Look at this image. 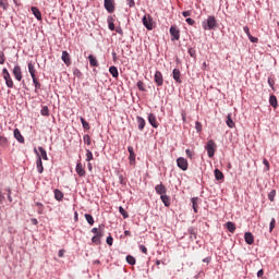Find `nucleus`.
I'll use <instances>...</instances> for the list:
<instances>
[{"label":"nucleus","instance_id":"1","mask_svg":"<svg viewBox=\"0 0 279 279\" xmlns=\"http://www.w3.org/2000/svg\"><path fill=\"white\" fill-rule=\"evenodd\" d=\"M202 27L205 32H210L211 29H217V19L215 15H209L205 21L202 22Z\"/></svg>","mask_w":279,"mask_h":279},{"label":"nucleus","instance_id":"2","mask_svg":"<svg viewBox=\"0 0 279 279\" xmlns=\"http://www.w3.org/2000/svg\"><path fill=\"white\" fill-rule=\"evenodd\" d=\"M205 149L207 151L208 157L214 158L215 151H217V144L215 143V141L209 140L205 146Z\"/></svg>","mask_w":279,"mask_h":279},{"label":"nucleus","instance_id":"3","mask_svg":"<svg viewBox=\"0 0 279 279\" xmlns=\"http://www.w3.org/2000/svg\"><path fill=\"white\" fill-rule=\"evenodd\" d=\"M2 76H3V80L7 84V87L8 88H14V81H12V76H10V72L8 71V69H3L2 70Z\"/></svg>","mask_w":279,"mask_h":279},{"label":"nucleus","instance_id":"4","mask_svg":"<svg viewBox=\"0 0 279 279\" xmlns=\"http://www.w3.org/2000/svg\"><path fill=\"white\" fill-rule=\"evenodd\" d=\"M143 25L146 27V29H154V19H151V15L143 16Z\"/></svg>","mask_w":279,"mask_h":279},{"label":"nucleus","instance_id":"5","mask_svg":"<svg viewBox=\"0 0 279 279\" xmlns=\"http://www.w3.org/2000/svg\"><path fill=\"white\" fill-rule=\"evenodd\" d=\"M177 165L179 169L182 171H187L189 170V160H186L184 157H179L177 159Z\"/></svg>","mask_w":279,"mask_h":279},{"label":"nucleus","instance_id":"6","mask_svg":"<svg viewBox=\"0 0 279 279\" xmlns=\"http://www.w3.org/2000/svg\"><path fill=\"white\" fill-rule=\"evenodd\" d=\"M13 75L17 82H21L23 80V71L21 70V65L16 64L13 68Z\"/></svg>","mask_w":279,"mask_h":279},{"label":"nucleus","instance_id":"7","mask_svg":"<svg viewBox=\"0 0 279 279\" xmlns=\"http://www.w3.org/2000/svg\"><path fill=\"white\" fill-rule=\"evenodd\" d=\"M154 82L157 84V86H162V84H165V78L162 77V72H160V71L155 72Z\"/></svg>","mask_w":279,"mask_h":279},{"label":"nucleus","instance_id":"8","mask_svg":"<svg viewBox=\"0 0 279 279\" xmlns=\"http://www.w3.org/2000/svg\"><path fill=\"white\" fill-rule=\"evenodd\" d=\"M170 35L172 36L171 40H180V29L178 27L171 26Z\"/></svg>","mask_w":279,"mask_h":279},{"label":"nucleus","instance_id":"9","mask_svg":"<svg viewBox=\"0 0 279 279\" xmlns=\"http://www.w3.org/2000/svg\"><path fill=\"white\" fill-rule=\"evenodd\" d=\"M105 9L109 14H112L114 12V0H105Z\"/></svg>","mask_w":279,"mask_h":279},{"label":"nucleus","instance_id":"10","mask_svg":"<svg viewBox=\"0 0 279 279\" xmlns=\"http://www.w3.org/2000/svg\"><path fill=\"white\" fill-rule=\"evenodd\" d=\"M155 191L157 195H160V196L167 195V187L162 183L156 185Z\"/></svg>","mask_w":279,"mask_h":279},{"label":"nucleus","instance_id":"11","mask_svg":"<svg viewBox=\"0 0 279 279\" xmlns=\"http://www.w3.org/2000/svg\"><path fill=\"white\" fill-rule=\"evenodd\" d=\"M61 60L66 64V66H71V54L66 50L62 52Z\"/></svg>","mask_w":279,"mask_h":279},{"label":"nucleus","instance_id":"12","mask_svg":"<svg viewBox=\"0 0 279 279\" xmlns=\"http://www.w3.org/2000/svg\"><path fill=\"white\" fill-rule=\"evenodd\" d=\"M136 122H137L138 131H140V132H143V130H145V125H146V122H145V120L143 119V117L137 116V117H136Z\"/></svg>","mask_w":279,"mask_h":279},{"label":"nucleus","instance_id":"13","mask_svg":"<svg viewBox=\"0 0 279 279\" xmlns=\"http://www.w3.org/2000/svg\"><path fill=\"white\" fill-rule=\"evenodd\" d=\"M181 75H182V73L178 69H174L172 71V77L177 82V84H182V78H180Z\"/></svg>","mask_w":279,"mask_h":279},{"label":"nucleus","instance_id":"14","mask_svg":"<svg viewBox=\"0 0 279 279\" xmlns=\"http://www.w3.org/2000/svg\"><path fill=\"white\" fill-rule=\"evenodd\" d=\"M244 241L247 245H254V234H252V232H246L244 234Z\"/></svg>","mask_w":279,"mask_h":279},{"label":"nucleus","instance_id":"15","mask_svg":"<svg viewBox=\"0 0 279 279\" xmlns=\"http://www.w3.org/2000/svg\"><path fill=\"white\" fill-rule=\"evenodd\" d=\"M76 173L80 178H84V175H86V170H84L82 162L76 163Z\"/></svg>","mask_w":279,"mask_h":279},{"label":"nucleus","instance_id":"16","mask_svg":"<svg viewBox=\"0 0 279 279\" xmlns=\"http://www.w3.org/2000/svg\"><path fill=\"white\" fill-rule=\"evenodd\" d=\"M243 29L251 43H258V38L252 36V33H250V27L244 26Z\"/></svg>","mask_w":279,"mask_h":279},{"label":"nucleus","instance_id":"17","mask_svg":"<svg viewBox=\"0 0 279 279\" xmlns=\"http://www.w3.org/2000/svg\"><path fill=\"white\" fill-rule=\"evenodd\" d=\"M148 122L150 123V125L155 129L158 128V120L156 119V116L154 113H149L148 114Z\"/></svg>","mask_w":279,"mask_h":279},{"label":"nucleus","instance_id":"18","mask_svg":"<svg viewBox=\"0 0 279 279\" xmlns=\"http://www.w3.org/2000/svg\"><path fill=\"white\" fill-rule=\"evenodd\" d=\"M13 134H14V138H16L19 143H25V137H23L19 129H15Z\"/></svg>","mask_w":279,"mask_h":279},{"label":"nucleus","instance_id":"19","mask_svg":"<svg viewBox=\"0 0 279 279\" xmlns=\"http://www.w3.org/2000/svg\"><path fill=\"white\" fill-rule=\"evenodd\" d=\"M34 16L37 19V21H43V13H40V10L36 7L31 8Z\"/></svg>","mask_w":279,"mask_h":279},{"label":"nucleus","instance_id":"20","mask_svg":"<svg viewBox=\"0 0 279 279\" xmlns=\"http://www.w3.org/2000/svg\"><path fill=\"white\" fill-rule=\"evenodd\" d=\"M38 151L40 154V155H38V158H41V160H49V158L47 157V150H45V148L39 146Z\"/></svg>","mask_w":279,"mask_h":279},{"label":"nucleus","instance_id":"21","mask_svg":"<svg viewBox=\"0 0 279 279\" xmlns=\"http://www.w3.org/2000/svg\"><path fill=\"white\" fill-rule=\"evenodd\" d=\"M28 73L31 74V77H36V68L34 66V63H28Z\"/></svg>","mask_w":279,"mask_h":279},{"label":"nucleus","instance_id":"22","mask_svg":"<svg viewBox=\"0 0 279 279\" xmlns=\"http://www.w3.org/2000/svg\"><path fill=\"white\" fill-rule=\"evenodd\" d=\"M54 198L57 202H62L64 199V194L60 190H54Z\"/></svg>","mask_w":279,"mask_h":279},{"label":"nucleus","instance_id":"23","mask_svg":"<svg viewBox=\"0 0 279 279\" xmlns=\"http://www.w3.org/2000/svg\"><path fill=\"white\" fill-rule=\"evenodd\" d=\"M36 165H37V171H38V173H43V171H45V167H43L41 157H38V158H37Z\"/></svg>","mask_w":279,"mask_h":279},{"label":"nucleus","instance_id":"24","mask_svg":"<svg viewBox=\"0 0 279 279\" xmlns=\"http://www.w3.org/2000/svg\"><path fill=\"white\" fill-rule=\"evenodd\" d=\"M227 230H229L232 234H234V231L236 230V225H234L231 221H228L226 223Z\"/></svg>","mask_w":279,"mask_h":279},{"label":"nucleus","instance_id":"25","mask_svg":"<svg viewBox=\"0 0 279 279\" xmlns=\"http://www.w3.org/2000/svg\"><path fill=\"white\" fill-rule=\"evenodd\" d=\"M108 27L111 32H114V17L108 16L107 19Z\"/></svg>","mask_w":279,"mask_h":279},{"label":"nucleus","instance_id":"26","mask_svg":"<svg viewBox=\"0 0 279 279\" xmlns=\"http://www.w3.org/2000/svg\"><path fill=\"white\" fill-rule=\"evenodd\" d=\"M88 60H89L90 66H99V63L97 62V58H95V56L89 54Z\"/></svg>","mask_w":279,"mask_h":279},{"label":"nucleus","instance_id":"27","mask_svg":"<svg viewBox=\"0 0 279 279\" xmlns=\"http://www.w3.org/2000/svg\"><path fill=\"white\" fill-rule=\"evenodd\" d=\"M109 73L112 75V77H119V70L114 65L109 68Z\"/></svg>","mask_w":279,"mask_h":279},{"label":"nucleus","instance_id":"28","mask_svg":"<svg viewBox=\"0 0 279 279\" xmlns=\"http://www.w3.org/2000/svg\"><path fill=\"white\" fill-rule=\"evenodd\" d=\"M160 199L165 204V206H170L171 205V199L169 198V196H167V194H162L160 196Z\"/></svg>","mask_w":279,"mask_h":279},{"label":"nucleus","instance_id":"29","mask_svg":"<svg viewBox=\"0 0 279 279\" xmlns=\"http://www.w3.org/2000/svg\"><path fill=\"white\" fill-rule=\"evenodd\" d=\"M269 104L272 106V108H278V98H276L275 95H271L269 97Z\"/></svg>","mask_w":279,"mask_h":279},{"label":"nucleus","instance_id":"30","mask_svg":"<svg viewBox=\"0 0 279 279\" xmlns=\"http://www.w3.org/2000/svg\"><path fill=\"white\" fill-rule=\"evenodd\" d=\"M33 83H34V86H35V93H38V90H40L41 88V85H40V82H38V77H33Z\"/></svg>","mask_w":279,"mask_h":279},{"label":"nucleus","instance_id":"31","mask_svg":"<svg viewBox=\"0 0 279 279\" xmlns=\"http://www.w3.org/2000/svg\"><path fill=\"white\" fill-rule=\"evenodd\" d=\"M85 219H86L87 223H89V226H94L95 225V218H93V215L85 214Z\"/></svg>","mask_w":279,"mask_h":279},{"label":"nucleus","instance_id":"32","mask_svg":"<svg viewBox=\"0 0 279 279\" xmlns=\"http://www.w3.org/2000/svg\"><path fill=\"white\" fill-rule=\"evenodd\" d=\"M4 191H5V193H7L8 201L10 202V204H12V202H13V198H12V189H11V187H5Z\"/></svg>","mask_w":279,"mask_h":279},{"label":"nucleus","instance_id":"33","mask_svg":"<svg viewBox=\"0 0 279 279\" xmlns=\"http://www.w3.org/2000/svg\"><path fill=\"white\" fill-rule=\"evenodd\" d=\"M198 199H199V198H197V197H193V198H191V202H192V208H193L194 213H197V208H198V206H197V202H198Z\"/></svg>","mask_w":279,"mask_h":279},{"label":"nucleus","instance_id":"34","mask_svg":"<svg viewBox=\"0 0 279 279\" xmlns=\"http://www.w3.org/2000/svg\"><path fill=\"white\" fill-rule=\"evenodd\" d=\"M214 173H215L216 180H223V172H221V170L216 169V170L214 171Z\"/></svg>","mask_w":279,"mask_h":279},{"label":"nucleus","instance_id":"35","mask_svg":"<svg viewBox=\"0 0 279 279\" xmlns=\"http://www.w3.org/2000/svg\"><path fill=\"white\" fill-rule=\"evenodd\" d=\"M226 123H227V125H228V128H234V121L232 120V116H228L227 117V121H226Z\"/></svg>","mask_w":279,"mask_h":279},{"label":"nucleus","instance_id":"36","mask_svg":"<svg viewBox=\"0 0 279 279\" xmlns=\"http://www.w3.org/2000/svg\"><path fill=\"white\" fill-rule=\"evenodd\" d=\"M101 236L102 235H94L92 238V243H95V245H99V243H101Z\"/></svg>","mask_w":279,"mask_h":279},{"label":"nucleus","instance_id":"37","mask_svg":"<svg viewBox=\"0 0 279 279\" xmlns=\"http://www.w3.org/2000/svg\"><path fill=\"white\" fill-rule=\"evenodd\" d=\"M126 263H129V265H136V258H134L132 255H128Z\"/></svg>","mask_w":279,"mask_h":279},{"label":"nucleus","instance_id":"38","mask_svg":"<svg viewBox=\"0 0 279 279\" xmlns=\"http://www.w3.org/2000/svg\"><path fill=\"white\" fill-rule=\"evenodd\" d=\"M119 213L120 215H122L123 219H128V217H130L128 211H125V209L122 206L119 207Z\"/></svg>","mask_w":279,"mask_h":279},{"label":"nucleus","instance_id":"39","mask_svg":"<svg viewBox=\"0 0 279 279\" xmlns=\"http://www.w3.org/2000/svg\"><path fill=\"white\" fill-rule=\"evenodd\" d=\"M40 114H41L43 117H49V107L44 106V107L41 108Z\"/></svg>","mask_w":279,"mask_h":279},{"label":"nucleus","instance_id":"40","mask_svg":"<svg viewBox=\"0 0 279 279\" xmlns=\"http://www.w3.org/2000/svg\"><path fill=\"white\" fill-rule=\"evenodd\" d=\"M35 206L38 207V214L43 215V213L45 210V206L43 205V203H35Z\"/></svg>","mask_w":279,"mask_h":279},{"label":"nucleus","instance_id":"41","mask_svg":"<svg viewBox=\"0 0 279 279\" xmlns=\"http://www.w3.org/2000/svg\"><path fill=\"white\" fill-rule=\"evenodd\" d=\"M81 123L84 128V130H90V125L86 122L84 118H81Z\"/></svg>","mask_w":279,"mask_h":279},{"label":"nucleus","instance_id":"42","mask_svg":"<svg viewBox=\"0 0 279 279\" xmlns=\"http://www.w3.org/2000/svg\"><path fill=\"white\" fill-rule=\"evenodd\" d=\"M92 232L93 234H95V236H104V234H101V231L98 228H93Z\"/></svg>","mask_w":279,"mask_h":279},{"label":"nucleus","instance_id":"43","mask_svg":"<svg viewBox=\"0 0 279 279\" xmlns=\"http://www.w3.org/2000/svg\"><path fill=\"white\" fill-rule=\"evenodd\" d=\"M275 197H276V190H272V191H270V193L268 194V199H269V202H274Z\"/></svg>","mask_w":279,"mask_h":279},{"label":"nucleus","instance_id":"44","mask_svg":"<svg viewBox=\"0 0 279 279\" xmlns=\"http://www.w3.org/2000/svg\"><path fill=\"white\" fill-rule=\"evenodd\" d=\"M90 160H93V151L90 150H86V161L90 162Z\"/></svg>","mask_w":279,"mask_h":279},{"label":"nucleus","instance_id":"45","mask_svg":"<svg viewBox=\"0 0 279 279\" xmlns=\"http://www.w3.org/2000/svg\"><path fill=\"white\" fill-rule=\"evenodd\" d=\"M137 88L138 90L145 92V83H143V81H138Z\"/></svg>","mask_w":279,"mask_h":279},{"label":"nucleus","instance_id":"46","mask_svg":"<svg viewBox=\"0 0 279 279\" xmlns=\"http://www.w3.org/2000/svg\"><path fill=\"white\" fill-rule=\"evenodd\" d=\"M276 228V219L272 218L271 221H270V226H269V230L270 232H274V229Z\"/></svg>","mask_w":279,"mask_h":279},{"label":"nucleus","instance_id":"47","mask_svg":"<svg viewBox=\"0 0 279 279\" xmlns=\"http://www.w3.org/2000/svg\"><path fill=\"white\" fill-rule=\"evenodd\" d=\"M195 130H196V132H202V122H199V121H196L195 122Z\"/></svg>","mask_w":279,"mask_h":279},{"label":"nucleus","instance_id":"48","mask_svg":"<svg viewBox=\"0 0 279 279\" xmlns=\"http://www.w3.org/2000/svg\"><path fill=\"white\" fill-rule=\"evenodd\" d=\"M0 64H5V53L3 51H0Z\"/></svg>","mask_w":279,"mask_h":279},{"label":"nucleus","instance_id":"49","mask_svg":"<svg viewBox=\"0 0 279 279\" xmlns=\"http://www.w3.org/2000/svg\"><path fill=\"white\" fill-rule=\"evenodd\" d=\"M0 8L8 10V2L5 0H0Z\"/></svg>","mask_w":279,"mask_h":279},{"label":"nucleus","instance_id":"50","mask_svg":"<svg viewBox=\"0 0 279 279\" xmlns=\"http://www.w3.org/2000/svg\"><path fill=\"white\" fill-rule=\"evenodd\" d=\"M83 141H84V143H86V145H90V143H92L89 135H84Z\"/></svg>","mask_w":279,"mask_h":279},{"label":"nucleus","instance_id":"51","mask_svg":"<svg viewBox=\"0 0 279 279\" xmlns=\"http://www.w3.org/2000/svg\"><path fill=\"white\" fill-rule=\"evenodd\" d=\"M73 74L76 76V77H82V72L78 70V69H75L73 71Z\"/></svg>","mask_w":279,"mask_h":279},{"label":"nucleus","instance_id":"52","mask_svg":"<svg viewBox=\"0 0 279 279\" xmlns=\"http://www.w3.org/2000/svg\"><path fill=\"white\" fill-rule=\"evenodd\" d=\"M5 202V195H3V192L0 190V204H3Z\"/></svg>","mask_w":279,"mask_h":279},{"label":"nucleus","instance_id":"53","mask_svg":"<svg viewBox=\"0 0 279 279\" xmlns=\"http://www.w3.org/2000/svg\"><path fill=\"white\" fill-rule=\"evenodd\" d=\"M185 154H186L187 158H190V159L193 158V151L191 149H186Z\"/></svg>","mask_w":279,"mask_h":279},{"label":"nucleus","instance_id":"54","mask_svg":"<svg viewBox=\"0 0 279 279\" xmlns=\"http://www.w3.org/2000/svg\"><path fill=\"white\" fill-rule=\"evenodd\" d=\"M113 241H114V239H112V235H109L107 238V245H112Z\"/></svg>","mask_w":279,"mask_h":279},{"label":"nucleus","instance_id":"55","mask_svg":"<svg viewBox=\"0 0 279 279\" xmlns=\"http://www.w3.org/2000/svg\"><path fill=\"white\" fill-rule=\"evenodd\" d=\"M187 25H195V20L187 17L186 20Z\"/></svg>","mask_w":279,"mask_h":279},{"label":"nucleus","instance_id":"56","mask_svg":"<svg viewBox=\"0 0 279 279\" xmlns=\"http://www.w3.org/2000/svg\"><path fill=\"white\" fill-rule=\"evenodd\" d=\"M126 1H128L129 8H134V5H136V2H134V0H126Z\"/></svg>","mask_w":279,"mask_h":279},{"label":"nucleus","instance_id":"57","mask_svg":"<svg viewBox=\"0 0 279 279\" xmlns=\"http://www.w3.org/2000/svg\"><path fill=\"white\" fill-rule=\"evenodd\" d=\"M263 165H265L266 171H269V161L267 159L263 160Z\"/></svg>","mask_w":279,"mask_h":279},{"label":"nucleus","instance_id":"58","mask_svg":"<svg viewBox=\"0 0 279 279\" xmlns=\"http://www.w3.org/2000/svg\"><path fill=\"white\" fill-rule=\"evenodd\" d=\"M140 250L143 254H147V247L145 245H140Z\"/></svg>","mask_w":279,"mask_h":279},{"label":"nucleus","instance_id":"59","mask_svg":"<svg viewBox=\"0 0 279 279\" xmlns=\"http://www.w3.org/2000/svg\"><path fill=\"white\" fill-rule=\"evenodd\" d=\"M189 53H190L191 58H195V49L190 48Z\"/></svg>","mask_w":279,"mask_h":279},{"label":"nucleus","instance_id":"60","mask_svg":"<svg viewBox=\"0 0 279 279\" xmlns=\"http://www.w3.org/2000/svg\"><path fill=\"white\" fill-rule=\"evenodd\" d=\"M182 14L186 19L187 16H191V11H183Z\"/></svg>","mask_w":279,"mask_h":279},{"label":"nucleus","instance_id":"61","mask_svg":"<svg viewBox=\"0 0 279 279\" xmlns=\"http://www.w3.org/2000/svg\"><path fill=\"white\" fill-rule=\"evenodd\" d=\"M31 222L33 223V226H38V219L36 218H32Z\"/></svg>","mask_w":279,"mask_h":279},{"label":"nucleus","instance_id":"62","mask_svg":"<svg viewBox=\"0 0 279 279\" xmlns=\"http://www.w3.org/2000/svg\"><path fill=\"white\" fill-rule=\"evenodd\" d=\"M265 271H263V269L258 270L257 272V278H263Z\"/></svg>","mask_w":279,"mask_h":279},{"label":"nucleus","instance_id":"63","mask_svg":"<svg viewBox=\"0 0 279 279\" xmlns=\"http://www.w3.org/2000/svg\"><path fill=\"white\" fill-rule=\"evenodd\" d=\"M129 159L132 160H136V155L133 153L129 156Z\"/></svg>","mask_w":279,"mask_h":279},{"label":"nucleus","instance_id":"64","mask_svg":"<svg viewBox=\"0 0 279 279\" xmlns=\"http://www.w3.org/2000/svg\"><path fill=\"white\" fill-rule=\"evenodd\" d=\"M58 256L59 258H62L64 256V250H60Z\"/></svg>","mask_w":279,"mask_h":279}]
</instances>
